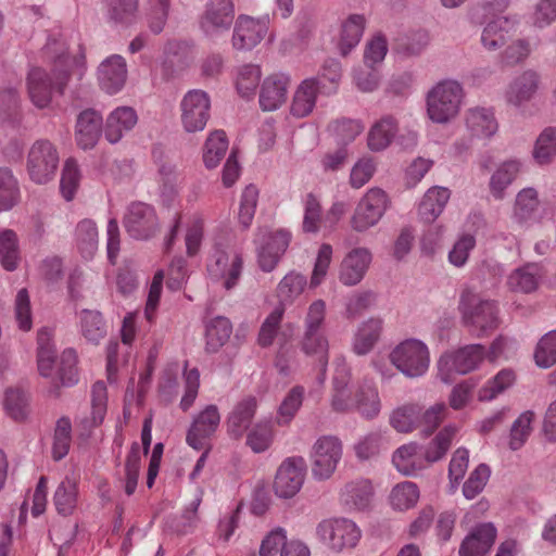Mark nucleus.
Masks as SVG:
<instances>
[{
	"instance_id": "1a4fd4ad",
	"label": "nucleus",
	"mask_w": 556,
	"mask_h": 556,
	"mask_svg": "<svg viewBox=\"0 0 556 556\" xmlns=\"http://www.w3.org/2000/svg\"><path fill=\"white\" fill-rule=\"evenodd\" d=\"M388 194L380 188L369 189L358 202L351 218L354 230L362 232L378 224L389 206Z\"/></svg>"
},
{
	"instance_id": "f8f14e48",
	"label": "nucleus",
	"mask_w": 556,
	"mask_h": 556,
	"mask_svg": "<svg viewBox=\"0 0 556 556\" xmlns=\"http://www.w3.org/2000/svg\"><path fill=\"white\" fill-rule=\"evenodd\" d=\"M180 109L181 124L187 132H197L205 128L211 109L210 97L205 91H188L181 100Z\"/></svg>"
},
{
	"instance_id": "bf43d9fd",
	"label": "nucleus",
	"mask_w": 556,
	"mask_h": 556,
	"mask_svg": "<svg viewBox=\"0 0 556 556\" xmlns=\"http://www.w3.org/2000/svg\"><path fill=\"white\" fill-rule=\"evenodd\" d=\"M18 185L11 169L0 168V211L10 210L18 200Z\"/></svg>"
},
{
	"instance_id": "774afa93",
	"label": "nucleus",
	"mask_w": 556,
	"mask_h": 556,
	"mask_svg": "<svg viewBox=\"0 0 556 556\" xmlns=\"http://www.w3.org/2000/svg\"><path fill=\"white\" fill-rule=\"evenodd\" d=\"M534 359L541 368H549L556 364V330L541 338L534 352Z\"/></svg>"
},
{
	"instance_id": "4be33fe9",
	"label": "nucleus",
	"mask_w": 556,
	"mask_h": 556,
	"mask_svg": "<svg viewBox=\"0 0 556 556\" xmlns=\"http://www.w3.org/2000/svg\"><path fill=\"white\" fill-rule=\"evenodd\" d=\"M242 266L243 261L240 254H228L224 251H218L215 254V262L208 265V271L214 277L225 278L224 287L230 290L237 285Z\"/></svg>"
},
{
	"instance_id": "c9c22d12",
	"label": "nucleus",
	"mask_w": 556,
	"mask_h": 556,
	"mask_svg": "<svg viewBox=\"0 0 556 556\" xmlns=\"http://www.w3.org/2000/svg\"><path fill=\"white\" fill-rule=\"evenodd\" d=\"M456 432L457 428L452 425H448L440 430L426 446L422 453L424 459L430 464L441 460L450 450Z\"/></svg>"
},
{
	"instance_id": "37998d69",
	"label": "nucleus",
	"mask_w": 556,
	"mask_h": 556,
	"mask_svg": "<svg viewBox=\"0 0 556 556\" xmlns=\"http://www.w3.org/2000/svg\"><path fill=\"white\" fill-rule=\"evenodd\" d=\"M108 393L103 381H97L91 389V418L81 421L85 429H92L102 424L106 414Z\"/></svg>"
},
{
	"instance_id": "a878e982",
	"label": "nucleus",
	"mask_w": 556,
	"mask_h": 556,
	"mask_svg": "<svg viewBox=\"0 0 556 556\" xmlns=\"http://www.w3.org/2000/svg\"><path fill=\"white\" fill-rule=\"evenodd\" d=\"M422 447L410 442L400 446L393 454L392 463L404 476H414L425 468L424 455L420 453Z\"/></svg>"
},
{
	"instance_id": "6e6552de",
	"label": "nucleus",
	"mask_w": 556,
	"mask_h": 556,
	"mask_svg": "<svg viewBox=\"0 0 556 556\" xmlns=\"http://www.w3.org/2000/svg\"><path fill=\"white\" fill-rule=\"evenodd\" d=\"M60 156L53 143L39 139L33 143L27 155V173L39 185L52 180L55 176Z\"/></svg>"
},
{
	"instance_id": "052dcab7",
	"label": "nucleus",
	"mask_w": 556,
	"mask_h": 556,
	"mask_svg": "<svg viewBox=\"0 0 556 556\" xmlns=\"http://www.w3.org/2000/svg\"><path fill=\"white\" fill-rule=\"evenodd\" d=\"M538 273L539 268L533 264L518 268L509 276L508 285L515 291L532 292L538 287Z\"/></svg>"
},
{
	"instance_id": "09e8293b",
	"label": "nucleus",
	"mask_w": 556,
	"mask_h": 556,
	"mask_svg": "<svg viewBox=\"0 0 556 556\" xmlns=\"http://www.w3.org/2000/svg\"><path fill=\"white\" fill-rule=\"evenodd\" d=\"M201 504V497H195L182 511L179 517L168 519V528L177 534H188L193 532L199 522L198 509Z\"/></svg>"
},
{
	"instance_id": "5701e85b",
	"label": "nucleus",
	"mask_w": 556,
	"mask_h": 556,
	"mask_svg": "<svg viewBox=\"0 0 556 556\" xmlns=\"http://www.w3.org/2000/svg\"><path fill=\"white\" fill-rule=\"evenodd\" d=\"M290 78L285 74L267 77L261 87L260 105L264 111L277 110L287 99Z\"/></svg>"
},
{
	"instance_id": "473e14b6",
	"label": "nucleus",
	"mask_w": 556,
	"mask_h": 556,
	"mask_svg": "<svg viewBox=\"0 0 556 556\" xmlns=\"http://www.w3.org/2000/svg\"><path fill=\"white\" fill-rule=\"evenodd\" d=\"M357 410L366 418H374L380 412V400L372 381L364 380L355 393Z\"/></svg>"
},
{
	"instance_id": "7ed1b4c3",
	"label": "nucleus",
	"mask_w": 556,
	"mask_h": 556,
	"mask_svg": "<svg viewBox=\"0 0 556 556\" xmlns=\"http://www.w3.org/2000/svg\"><path fill=\"white\" fill-rule=\"evenodd\" d=\"M65 55L61 54L55 60V67L50 75L41 67H33L27 75L26 85L30 101L38 109L47 108L51 100L53 90L63 93L68 83L70 74L66 70H59L58 64L65 63Z\"/></svg>"
},
{
	"instance_id": "4d7b16f0",
	"label": "nucleus",
	"mask_w": 556,
	"mask_h": 556,
	"mask_svg": "<svg viewBox=\"0 0 556 556\" xmlns=\"http://www.w3.org/2000/svg\"><path fill=\"white\" fill-rule=\"evenodd\" d=\"M538 191L533 188H525L516 197L514 214L520 222H527L534 217L539 207Z\"/></svg>"
},
{
	"instance_id": "79ce46f5",
	"label": "nucleus",
	"mask_w": 556,
	"mask_h": 556,
	"mask_svg": "<svg viewBox=\"0 0 556 556\" xmlns=\"http://www.w3.org/2000/svg\"><path fill=\"white\" fill-rule=\"evenodd\" d=\"M365 28V17L359 14L351 15L342 25L340 52L346 56L349 52L358 45Z\"/></svg>"
},
{
	"instance_id": "20e7f679",
	"label": "nucleus",
	"mask_w": 556,
	"mask_h": 556,
	"mask_svg": "<svg viewBox=\"0 0 556 556\" xmlns=\"http://www.w3.org/2000/svg\"><path fill=\"white\" fill-rule=\"evenodd\" d=\"M464 90L456 80H442L427 93V113L438 124H445L459 112Z\"/></svg>"
},
{
	"instance_id": "9b49d317",
	"label": "nucleus",
	"mask_w": 556,
	"mask_h": 556,
	"mask_svg": "<svg viewBox=\"0 0 556 556\" xmlns=\"http://www.w3.org/2000/svg\"><path fill=\"white\" fill-rule=\"evenodd\" d=\"M123 225L127 233L136 240H148L160 228L155 210L143 202H132L128 205Z\"/></svg>"
},
{
	"instance_id": "e433bc0d",
	"label": "nucleus",
	"mask_w": 556,
	"mask_h": 556,
	"mask_svg": "<svg viewBox=\"0 0 556 556\" xmlns=\"http://www.w3.org/2000/svg\"><path fill=\"white\" fill-rule=\"evenodd\" d=\"M245 444L254 453L267 451L274 441V429L270 420L262 419L249 428Z\"/></svg>"
},
{
	"instance_id": "5fc2aeb1",
	"label": "nucleus",
	"mask_w": 556,
	"mask_h": 556,
	"mask_svg": "<svg viewBox=\"0 0 556 556\" xmlns=\"http://www.w3.org/2000/svg\"><path fill=\"white\" fill-rule=\"evenodd\" d=\"M306 282V277L302 274L291 271L286 275L277 288L280 304L292 303L303 292Z\"/></svg>"
},
{
	"instance_id": "a19ab883",
	"label": "nucleus",
	"mask_w": 556,
	"mask_h": 556,
	"mask_svg": "<svg viewBox=\"0 0 556 556\" xmlns=\"http://www.w3.org/2000/svg\"><path fill=\"white\" fill-rule=\"evenodd\" d=\"M228 149V139L224 130H215L207 137L203 149V162L206 168H215Z\"/></svg>"
},
{
	"instance_id": "2eb2a0df",
	"label": "nucleus",
	"mask_w": 556,
	"mask_h": 556,
	"mask_svg": "<svg viewBox=\"0 0 556 556\" xmlns=\"http://www.w3.org/2000/svg\"><path fill=\"white\" fill-rule=\"evenodd\" d=\"M220 424V414L216 405H207L192 420L186 441L194 450H202L214 435Z\"/></svg>"
},
{
	"instance_id": "338daca9",
	"label": "nucleus",
	"mask_w": 556,
	"mask_h": 556,
	"mask_svg": "<svg viewBox=\"0 0 556 556\" xmlns=\"http://www.w3.org/2000/svg\"><path fill=\"white\" fill-rule=\"evenodd\" d=\"M491 470L486 464L478 465L469 475L463 485V495L467 500H473L485 488L490 479Z\"/></svg>"
},
{
	"instance_id": "4468645a",
	"label": "nucleus",
	"mask_w": 556,
	"mask_h": 556,
	"mask_svg": "<svg viewBox=\"0 0 556 556\" xmlns=\"http://www.w3.org/2000/svg\"><path fill=\"white\" fill-rule=\"evenodd\" d=\"M235 20L232 0H208L201 17V29L208 37H215L228 30Z\"/></svg>"
},
{
	"instance_id": "f704fd0d",
	"label": "nucleus",
	"mask_w": 556,
	"mask_h": 556,
	"mask_svg": "<svg viewBox=\"0 0 556 556\" xmlns=\"http://www.w3.org/2000/svg\"><path fill=\"white\" fill-rule=\"evenodd\" d=\"M521 164L511 160L502 163L490 178V191L495 199L504 197L505 189L516 179Z\"/></svg>"
},
{
	"instance_id": "c756f323",
	"label": "nucleus",
	"mask_w": 556,
	"mask_h": 556,
	"mask_svg": "<svg viewBox=\"0 0 556 556\" xmlns=\"http://www.w3.org/2000/svg\"><path fill=\"white\" fill-rule=\"evenodd\" d=\"M381 318L371 317L362 323L353 339V351L357 355L368 354L378 342L382 332Z\"/></svg>"
},
{
	"instance_id": "69168bd1",
	"label": "nucleus",
	"mask_w": 556,
	"mask_h": 556,
	"mask_svg": "<svg viewBox=\"0 0 556 556\" xmlns=\"http://www.w3.org/2000/svg\"><path fill=\"white\" fill-rule=\"evenodd\" d=\"M303 396L304 388L300 386L293 387L288 392L278 409L277 422L279 425H288L293 419L302 405Z\"/></svg>"
},
{
	"instance_id": "e2e57ef3",
	"label": "nucleus",
	"mask_w": 556,
	"mask_h": 556,
	"mask_svg": "<svg viewBox=\"0 0 556 556\" xmlns=\"http://www.w3.org/2000/svg\"><path fill=\"white\" fill-rule=\"evenodd\" d=\"M261 70L257 65L245 64L238 71L236 86L243 98L254 94L261 79Z\"/></svg>"
},
{
	"instance_id": "13d9d810",
	"label": "nucleus",
	"mask_w": 556,
	"mask_h": 556,
	"mask_svg": "<svg viewBox=\"0 0 556 556\" xmlns=\"http://www.w3.org/2000/svg\"><path fill=\"white\" fill-rule=\"evenodd\" d=\"M72 424L66 417H62L56 421V427L53 435L52 457L54 460L64 458L71 446L72 442Z\"/></svg>"
},
{
	"instance_id": "603ef678",
	"label": "nucleus",
	"mask_w": 556,
	"mask_h": 556,
	"mask_svg": "<svg viewBox=\"0 0 556 556\" xmlns=\"http://www.w3.org/2000/svg\"><path fill=\"white\" fill-rule=\"evenodd\" d=\"M506 25H508L507 18H497L490 22L482 30V46L490 51L503 47L509 37L508 29L505 28Z\"/></svg>"
},
{
	"instance_id": "cd10ccee",
	"label": "nucleus",
	"mask_w": 556,
	"mask_h": 556,
	"mask_svg": "<svg viewBox=\"0 0 556 556\" xmlns=\"http://www.w3.org/2000/svg\"><path fill=\"white\" fill-rule=\"evenodd\" d=\"M451 197V191L444 187H432L422 197L418 214L422 222L432 223L443 212Z\"/></svg>"
},
{
	"instance_id": "ea45409f",
	"label": "nucleus",
	"mask_w": 556,
	"mask_h": 556,
	"mask_svg": "<svg viewBox=\"0 0 556 556\" xmlns=\"http://www.w3.org/2000/svg\"><path fill=\"white\" fill-rule=\"evenodd\" d=\"M80 328L84 338L92 344H99L106 336V324L98 311L83 309L80 312Z\"/></svg>"
},
{
	"instance_id": "de8ad7c7",
	"label": "nucleus",
	"mask_w": 556,
	"mask_h": 556,
	"mask_svg": "<svg viewBox=\"0 0 556 556\" xmlns=\"http://www.w3.org/2000/svg\"><path fill=\"white\" fill-rule=\"evenodd\" d=\"M54 506L60 515H71L77 504V484L65 478L56 488L53 496Z\"/></svg>"
},
{
	"instance_id": "f03ea898",
	"label": "nucleus",
	"mask_w": 556,
	"mask_h": 556,
	"mask_svg": "<svg viewBox=\"0 0 556 556\" xmlns=\"http://www.w3.org/2000/svg\"><path fill=\"white\" fill-rule=\"evenodd\" d=\"M458 309L464 326L477 338L490 336L500 326L501 320L496 303L491 300H483L471 291L462 293Z\"/></svg>"
},
{
	"instance_id": "58836bf2",
	"label": "nucleus",
	"mask_w": 556,
	"mask_h": 556,
	"mask_svg": "<svg viewBox=\"0 0 556 556\" xmlns=\"http://www.w3.org/2000/svg\"><path fill=\"white\" fill-rule=\"evenodd\" d=\"M341 76L342 71L340 62L330 59L324 63L320 72L309 79L316 81L320 94L330 96L337 92Z\"/></svg>"
},
{
	"instance_id": "39448f33",
	"label": "nucleus",
	"mask_w": 556,
	"mask_h": 556,
	"mask_svg": "<svg viewBox=\"0 0 556 556\" xmlns=\"http://www.w3.org/2000/svg\"><path fill=\"white\" fill-rule=\"evenodd\" d=\"M390 361L406 377L417 378L428 370L429 351L421 341L409 339L401 342L392 350Z\"/></svg>"
},
{
	"instance_id": "680f3d73",
	"label": "nucleus",
	"mask_w": 556,
	"mask_h": 556,
	"mask_svg": "<svg viewBox=\"0 0 556 556\" xmlns=\"http://www.w3.org/2000/svg\"><path fill=\"white\" fill-rule=\"evenodd\" d=\"M391 504L394 508L405 510L413 507L419 498L418 486L410 481L396 484L391 492Z\"/></svg>"
},
{
	"instance_id": "412c9836",
	"label": "nucleus",
	"mask_w": 556,
	"mask_h": 556,
	"mask_svg": "<svg viewBox=\"0 0 556 556\" xmlns=\"http://www.w3.org/2000/svg\"><path fill=\"white\" fill-rule=\"evenodd\" d=\"M127 78V67L124 58L114 54L105 59L98 68V79L101 88L114 94L125 85Z\"/></svg>"
},
{
	"instance_id": "7c9ffc66",
	"label": "nucleus",
	"mask_w": 556,
	"mask_h": 556,
	"mask_svg": "<svg viewBox=\"0 0 556 556\" xmlns=\"http://www.w3.org/2000/svg\"><path fill=\"white\" fill-rule=\"evenodd\" d=\"M318 93L319 89L316 81L309 78L304 79L294 92L290 109L291 114L298 118L309 115L316 105Z\"/></svg>"
},
{
	"instance_id": "f257e3e1",
	"label": "nucleus",
	"mask_w": 556,
	"mask_h": 556,
	"mask_svg": "<svg viewBox=\"0 0 556 556\" xmlns=\"http://www.w3.org/2000/svg\"><path fill=\"white\" fill-rule=\"evenodd\" d=\"M326 317V303L323 300L314 301L304 318V331L300 340L301 351L318 362L319 372L317 380L323 383L326 379L328 366V340L323 331Z\"/></svg>"
},
{
	"instance_id": "aec40b11",
	"label": "nucleus",
	"mask_w": 556,
	"mask_h": 556,
	"mask_svg": "<svg viewBox=\"0 0 556 556\" xmlns=\"http://www.w3.org/2000/svg\"><path fill=\"white\" fill-rule=\"evenodd\" d=\"M496 528L491 522L479 523L463 540L459 556H484L496 539Z\"/></svg>"
},
{
	"instance_id": "72a5a7b5",
	"label": "nucleus",
	"mask_w": 556,
	"mask_h": 556,
	"mask_svg": "<svg viewBox=\"0 0 556 556\" xmlns=\"http://www.w3.org/2000/svg\"><path fill=\"white\" fill-rule=\"evenodd\" d=\"M232 326L228 318L217 316L206 325V345L208 353L217 352L229 340Z\"/></svg>"
},
{
	"instance_id": "dca6fc26",
	"label": "nucleus",
	"mask_w": 556,
	"mask_h": 556,
	"mask_svg": "<svg viewBox=\"0 0 556 556\" xmlns=\"http://www.w3.org/2000/svg\"><path fill=\"white\" fill-rule=\"evenodd\" d=\"M257 406V400L252 395H248L235 404L226 418L227 433L231 439L240 440L243 438L244 433L252 427Z\"/></svg>"
},
{
	"instance_id": "864d4df0",
	"label": "nucleus",
	"mask_w": 556,
	"mask_h": 556,
	"mask_svg": "<svg viewBox=\"0 0 556 556\" xmlns=\"http://www.w3.org/2000/svg\"><path fill=\"white\" fill-rule=\"evenodd\" d=\"M29 399L27 394L21 389L10 388L5 391L4 408L8 415L16 420L23 421L29 414Z\"/></svg>"
},
{
	"instance_id": "0e129e2a",
	"label": "nucleus",
	"mask_w": 556,
	"mask_h": 556,
	"mask_svg": "<svg viewBox=\"0 0 556 556\" xmlns=\"http://www.w3.org/2000/svg\"><path fill=\"white\" fill-rule=\"evenodd\" d=\"M515 381V372L510 369L501 370L493 379L479 390L480 401H491L504 392Z\"/></svg>"
},
{
	"instance_id": "0eeeda50",
	"label": "nucleus",
	"mask_w": 556,
	"mask_h": 556,
	"mask_svg": "<svg viewBox=\"0 0 556 556\" xmlns=\"http://www.w3.org/2000/svg\"><path fill=\"white\" fill-rule=\"evenodd\" d=\"M485 355L481 344H469L454 352L443 354L439 362V376L445 383L453 381V375H466L476 369Z\"/></svg>"
},
{
	"instance_id": "f3484780",
	"label": "nucleus",
	"mask_w": 556,
	"mask_h": 556,
	"mask_svg": "<svg viewBox=\"0 0 556 556\" xmlns=\"http://www.w3.org/2000/svg\"><path fill=\"white\" fill-rule=\"evenodd\" d=\"M103 130V118L93 109L80 112L76 119L75 140L83 150L94 148Z\"/></svg>"
},
{
	"instance_id": "ddd939ff",
	"label": "nucleus",
	"mask_w": 556,
	"mask_h": 556,
	"mask_svg": "<svg viewBox=\"0 0 556 556\" xmlns=\"http://www.w3.org/2000/svg\"><path fill=\"white\" fill-rule=\"evenodd\" d=\"M306 472V463L303 457H289L279 466L274 491L278 497L291 498L302 488Z\"/></svg>"
},
{
	"instance_id": "49530a36",
	"label": "nucleus",
	"mask_w": 556,
	"mask_h": 556,
	"mask_svg": "<svg viewBox=\"0 0 556 556\" xmlns=\"http://www.w3.org/2000/svg\"><path fill=\"white\" fill-rule=\"evenodd\" d=\"M428 43V33L425 30H418L397 37L393 49L397 54L404 58H412L419 55Z\"/></svg>"
},
{
	"instance_id": "c85d7f7f",
	"label": "nucleus",
	"mask_w": 556,
	"mask_h": 556,
	"mask_svg": "<svg viewBox=\"0 0 556 556\" xmlns=\"http://www.w3.org/2000/svg\"><path fill=\"white\" fill-rule=\"evenodd\" d=\"M538 87V74L532 71L523 72L509 85L506 92V100L509 104L520 106L532 99Z\"/></svg>"
},
{
	"instance_id": "bb28decb",
	"label": "nucleus",
	"mask_w": 556,
	"mask_h": 556,
	"mask_svg": "<svg viewBox=\"0 0 556 556\" xmlns=\"http://www.w3.org/2000/svg\"><path fill=\"white\" fill-rule=\"evenodd\" d=\"M466 126L472 136L478 138H490L498 128L493 111L481 106L467 111Z\"/></svg>"
},
{
	"instance_id": "9d476101",
	"label": "nucleus",
	"mask_w": 556,
	"mask_h": 556,
	"mask_svg": "<svg viewBox=\"0 0 556 556\" xmlns=\"http://www.w3.org/2000/svg\"><path fill=\"white\" fill-rule=\"evenodd\" d=\"M342 457V443L333 435H324L313 445L312 473L318 480L332 476Z\"/></svg>"
},
{
	"instance_id": "393cba45",
	"label": "nucleus",
	"mask_w": 556,
	"mask_h": 556,
	"mask_svg": "<svg viewBox=\"0 0 556 556\" xmlns=\"http://www.w3.org/2000/svg\"><path fill=\"white\" fill-rule=\"evenodd\" d=\"M137 113L132 108L121 106L115 109L106 118L104 135L109 142H118L125 131L131 130L137 124Z\"/></svg>"
},
{
	"instance_id": "b1692460",
	"label": "nucleus",
	"mask_w": 556,
	"mask_h": 556,
	"mask_svg": "<svg viewBox=\"0 0 556 556\" xmlns=\"http://www.w3.org/2000/svg\"><path fill=\"white\" fill-rule=\"evenodd\" d=\"M374 489L369 480L359 479L348 482L340 493L342 505L350 511L365 510L370 506Z\"/></svg>"
},
{
	"instance_id": "6e6d98bb",
	"label": "nucleus",
	"mask_w": 556,
	"mask_h": 556,
	"mask_svg": "<svg viewBox=\"0 0 556 556\" xmlns=\"http://www.w3.org/2000/svg\"><path fill=\"white\" fill-rule=\"evenodd\" d=\"M17 238L14 231L3 230L0 232V262L4 269L12 271L18 264Z\"/></svg>"
},
{
	"instance_id": "2f4dec72",
	"label": "nucleus",
	"mask_w": 556,
	"mask_h": 556,
	"mask_svg": "<svg viewBox=\"0 0 556 556\" xmlns=\"http://www.w3.org/2000/svg\"><path fill=\"white\" fill-rule=\"evenodd\" d=\"M396 132V119L391 115L383 116L371 126L368 132V148L376 152L387 149Z\"/></svg>"
},
{
	"instance_id": "4c0bfd02",
	"label": "nucleus",
	"mask_w": 556,
	"mask_h": 556,
	"mask_svg": "<svg viewBox=\"0 0 556 556\" xmlns=\"http://www.w3.org/2000/svg\"><path fill=\"white\" fill-rule=\"evenodd\" d=\"M139 0H108V17L110 22L129 26L137 21Z\"/></svg>"
},
{
	"instance_id": "a18cd8bd",
	"label": "nucleus",
	"mask_w": 556,
	"mask_h": 556,
	"mask_svg": "<svg viewBox=\"0 0 556 556\" xmlns=\"http://www.w3.org/2000/svg\"><path fill=\"white\" fill-rule=\"evenodd\" d=\"M37 341L38 370L41 376L50 377L55 362V350L51 342V332L46 328L39 330Z\"/></svg>"
},
{
	"instance_id": "c03bdc74",
	"label": "nucleus",
	"mask_w": 556,
	"mask_h": 556,
	"mask_svg": "<svg viewBox=\"0 0 556 556\" xmlns=\"http://www.w3.org/2000/svg\"><path fill=\"white\" fill-rule=\"evenodd\" d=\"M98 229L90 219H84L76 226L77 248L85 258H91L98 250Z\"/></svg>"
},
{
	"instance_id": "8fccbe9b",
	"label": "nucleus",
	"mask_w": 556,
	"mask_h": 556,
	"mask_svg": "<svg viewBox=\"0 0 556 556\" xmlns=\"http://www.w3.org/2000/svg\"><path fill=\"white\" fill-rule=\"evenodd\" d=\"M420 419V406L417 404H406L396 408L391 417V426L399 432H410L418 428Z\"/></svg>"
},
{
	"instance_id": "423d86ee",
	"label": "nucleus",
	"mask_w": 556,
	"mask_h": 556,
	"mask_svg": "<svg viewBox=\"0 0 556 556\" xmlns=\"http://www.w3.org/2000/svg\"><path fill=\"white\" fill-rule=\"evenodd\" d=\"M319 541L334 552L353 548L361 539L356 523L346 518H332L320 521L316 527Z\"/></svg>"
},
{
	"instance_id": "3c124183",
	"label": "nucleus",
	"mask_w": 556,
	"mask_h": 556,
	"mask_svg": "<svg viewBox=\"0 0 556 556\" xmlns=\"http://www.w3.org/2000/svg\"><path fill=\"white\" fill-rule=\"evenodd\" d=\"M534 160L541 164H549L556 157V128L546 127L539 135L534 149Z\"/></svg>"
},
{
	"instance_id": "6ab92c4d",
	"label": "nucleus",
	"mask_w": 556,
	"mask_h": 556,
	"mask_svg": "<svg viewBox=\"0 0 556 556\" xmlns=\"http://www.w3.org/2000/svg\"><path fill=\"white\" fill-rule=\"evenodd\" d=\"M371 253L366 248H355L350 251L340 265V281L345 286L359 283L371 263Z\"/></svg>"
},
{
	"instance_id": "a211bd4d",
	"label": "nucleus",
	"mask_w": 556,
	"mask_h": 556,
	"mask_svg": "<svg viewBox=\"0 0 556 556\" xmlns=\"http://www.w3.org/2000/svg\"><path fill=\"white\" fill-rule=\"evenodd\" d=\"M266 33L265 22L240 15L235 24L232 46L237 50H251L262 41Z\"/></svg>"
}]
</instances>
